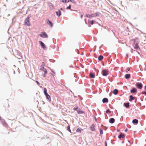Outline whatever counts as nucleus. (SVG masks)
Returning a JSON list of instances; mask_svg holds the SVG:
<instances>
[{"label":"nucleus","mask_w":146,"mask_h":146,"mask_svg":"<svg viewBox=\"0 0 146 146\" xmlns=\"http://www.w3.org/2000/svg\"><path fill=\"white\" fill-rule=\"evenodd\" d=\"M142 94H145V95H146V92H142Z\"/></svg>","instance_id":"39"},{"label":"nucleus","mask_w":146,"mask_h":146,"mask_svg":"<svg viewBox=\"0 0 146 146\" xmlns=\"http://www.w3.org/2000/svg\"><path fill=\"white\" fill-rule=\"evenodd\" d=\"M130 75L129 74H127L125 75V77L126 79H128L130 78Z\"/></svg>","instance_id":"14"},{"label":"nucleus","mask_w":146,"mask_h":146,"mask_svg":"<svg viewBox=\"0 0 146 146\" xmlns=\"http://www.w3.org/2000/svg\"><path fill=\"white\" fill-rule=\"evenodd\" d=\"M46 98L48 99L50 101H51V98L50 96L48 95L46 96Z\"/></svg>","instance_id":"24"},{"label":"nucleus","mask_w":146,"mask_h":146,"mask_svg":"<svg viewBox=\"0 0 146 146\" xmlns=\"http://www.w3.org/2000/svg\"><path fill=\"white\" fill-rule=\"evenodd\" d=\"M124 106L126 108H128L129 106V102L125 103L124 104Z\"/></svg>","instance_id":"21"},{"label":"nucleus","mask_w":146,"mask_h":146,"mask_svg":"<svg viewBox=\"0 0 146 146\" xmlns=\"http://www.w3.org/2000/svg\"><path fill=\"white\" fill-rule=\"evenodd\" d=\"M91 130L92 131H94L95 130V125L94 124L92 125L90 127Z\"/></svg>","instance_id":"13"},{"label":"nucleus","mask_w":146,"mask_h":146,"mask_svg":"<svg viewBox=\"0 0 146 146\" xmlns=\"http://www.w3.org/2000/svg\"><path fill=\"white\" fill-rule=\"evenodd\" d=\"M80 18H82V17H83V15H81L80 16Z\"/></svg>","instance_id":"42"},{"label":"nucleus","mask_w":146,"mask_h":146,"mask_svg":"<svg viewBox=\"0 0 146 146\" xmlns=\"http://www.w3.org/2000/svg\"><path fill=\"white\" fill-rule=\"evenodd\" d=\"M134 99V98L133 97V96L131 95L130 96V99H129V101L130 102L132 100Z\"/></svg>","instance_id":"23"},{"label":"nucleus","mask_w":146,"mask_h":146,"mask_svg":"<svg viewBox=\"0 0 146 146\" xmlns=\"http://www.w3.org/2000/svg\"><path fill=\"white\" fill-rule=\"evenodd\" d=\"M43 71L44 72V75L46 74L47 73V71L46 69H44Z\"/></svg>","instance_id":"31"},{"label":"nucleus","mask_w":146,"mask_h":146,"mask_svg":"<svg viewBox=\"0 0 146 146\" xmlns=\"http://www.w3.org/2000/svg\"><path fill=\"white\" fill-rule=\"evenodd\" d=\"M3 123V124L5 125H7V123H6V122H5V121H4V122Z\"/></svg>","instance_id":"38"},{"label":"nucleus","mask_w":146,"mask_h":146,"mask_svg":"<svg viewBox=\"0 0 146 146\" xmlns=\"http://www.w3.org/2000/svg\"><path fill=\"white\" fill-rule=\"evenodd\" d=\"M94 21L93 20H91L89 22L91 24L93 25L94 23Z\"/></svg>","instance_id":"29"},{"label":"nucleus","mask_w":146,"mask_h":146,"mask_svg":"<svg viewBox=\"0 0 146 146\" xmlns=\"http://www.w3.org/2000/svg\"><path fill=\"white\" fill-rule=\"evenodd\" d=\"M60 10H62V8H60Z\"/></svg>","instance_id":"46"},{"label":"nucleus","mask_w":146,"mask_h":146,"mask_svg":"<svg viewBox=\"0 0 146 146\" xmlns=\"http://www.w3.org/2000/svg\"><path fill=\"white\" fill-rule=\"evenodd\" d=\"M70 1L72 2L73 3H76L75 1L74 0H68L67 2H68Z\"/></svg>","instance_id":"27"},{"label":"nucleus","mask_w":146,"mask_h":146,"mask_svg":"<svg viewBox=\"0 0 146 146\" xmlns=\"http://www.w3.org/2000/svg\"><path fill=\"white\" fill-rule=\"evenodd\" d=\"M86 17L89 18L93 17L92 15H90L89 14L86 15Z\"/></svg>","instance_id":"26"},{"label":"nucleus","mask_w":146,"mask_h":146,"mask_svg":"<svg viewBox=\"0 0 146 146\" xmlns=\"http://www.w3.org/2000/svg\"><path fill=\"white\" fill-rule=\"evenodd\" d=\"M78 108L77 107H74V108H73V110H76L77 111V110L78 109Z\"/></svg>","instance_id":"33"},{"label":"nucleus","mask_w":146,"mask_h":146,"mask_svg":"<svg viewBox=\"0 0 146 146\" xmlns=\"http://www.w3.org/2000/svg\"><path fill=\"white\" fill-rule=\"evenodd\" d=\"M138 40V38H136L134 40V49L136 50H138L140 48L138 45V43L137 42H136L135 40Z\"/></svg>","instance_id":"1"},{"label":"nucleus","mask_w":146,"mask_h":146,"mask_svg":"<svg viewBox=\"0 0 146 146\" xmlns=\"http://www.w3.org/2000/svg\"><path fill=\"white\" fill-rule=\"evenodd\" d=\"M135 85L139 89H141L143 87V85L142 83H140L139 82H137L136 84Z\"/></svg>","instance_id":"4"},{"label":"nucleus","mask_w":146,"mask_h":146,"mask_svg":"<svg viewBox=\"0 0 146 146\" xmlns=\"http://www.w3.org/2000/svg\"><path fill=\"white\" fill-rule=\"evenodd\" d=\"M137 90L135 88H133L132 90H131L130 91L131 92V93H136L137 92Z\"/></svg>","instance_id":"8"},{"label":"nucleus","mask_w":146,"mask_h":146,"mask_svg":"<svg viewBox=\"0 0 146 146\" xmlns=\"http://www.w3.org/2000/svg\"><path fill=\"white\" fill-rule=\"evenodd\" d=\"M71 7V6L70 5L68 7H67L66 8V9H70Z\"/></svg>","instance_id":"34"},{"label":"nucleus","mask_w":146,"mask_h":146,"mask_svg":"<svg viewBox=\"0 0 146 146\" xmlns=\"http://www.w3.org/2000/svg\"><path fill=\"white\" fill-rule=\"evenodd\" d=\"M138 120L137 119H134L133 120L132 122L133 124H137L138 123Z\"/></svg>","instance_id":"19"},{"label":"nucleus","mask_w":146,"mask_h":146,"mask_svg":"<svg viewBox=\"0 0 146 146\" xmlns=\"http://www.w3.org/2000/svg\"><path fill=\"white\" fill-rule=\"evenodd\" d=\"M130 70V68H127L126 70V72H127L128 71H129Z\"/></svg>","instance_id":"37"},{"label":"nucleus","mask_w":146,"mask_h":146,"mask_svg":"<svg viewBox=\"0 0 146 146\" xmlns=\"http://www.w3.org/2000/svg\"><path fill=\"white\" fill-rule=\"evenodd\" d=\"M67 129L69 131H70V132H71V130L70 129V125H68V126Z\"/></svg>","instance_id":"28"},{"label":"nucleus","mask_w":146,"mask_h":146,"mask_svg":"<svg viewBox=\"0 0 146 146\" xmlns=\"http://www.w3.org/2000/svg\"><path fill=\"white\" fill-rule=\"evenodd\" d=\"M57 15L58 16H60L61 15V12L60 10H58V11L56 12Z\"/></svg>","instance_id":"16"},{"label":"nucleus","mask_w":146,"mask_h":146,"mask_svg":"<svg viewBox=\"0 0 146 146\" xmlns=\"http://www.w3.org/2000/svg\"><path fill=\"white\" fill-rule=\"evenodd\" d=\"M47 90L46 89V88H44V93H47Z\"/></svg>","instance_id":"35"},{"label":"nucleus","mask_w":146,"mask_h":146,"mask_svg":"<svg viewBox=\"0 0 146 146\" xmlns=\"http://www.w3.org/2000/svg\"><path fill=\"white\" fill-rule=\"evenodd\" d=\"M77 111L78 113L79 114H81L83 113H84V111H82L80 109L78 108L77 110Z\"/></svg>","instance_id":"11"},{"label":"nucleus","mask_w":146,"mask_h":146,"mask_svg":"<svg viewBox=\"0 0 146 146\" xmlns=\"http://www.w3.org/2000/svg\"><path fill=\"white\" fill-rule=\"evenodd\" d=\"M44 94L46 96H47V95H48V94L47 93H44Z\"/></svg>","instance_id":"41"},{"label":"nucleus","mask_w":146,"mask_h":146,"mask_svg":"<svg viewBox=\"0 0 146 146\" xmlns=\"http://www.w3.org/2000/svg\"><path fill=\"white\" fill-rule=\"evenodd\" d=\"M39 35L40 36H47V34L45 32H43Z\"/></svg>","instance_id":"10"},{"label":"nucleus","mask_w":146,"mask_h":146,"mask_svg":"<svg viewBox=\"0 0 146 146\" xmlns=\"http://www.w3.org/2000/svg\"><path fill=\"white\" fill-rule=\"evenodd\" d=\"M106 112L107 113H111V111L110 110L108 109L106 111Z\"/></svg>","instance_id":"30"},{"label":"nucleus","mask_w":146,"mask_h":146,"mask_svg":"<svg viewBox=\"0 0 146 146\" xmlns=\"http://www.w3.org/2000/svg\"><path fill=\"white\" fill-rule=\"evenodd\" d=\"M105 146H107V142H106V141L105 142Z\"/></svg>","instance_id":"43"},{"label":"nucleus","mask_w":146,"mask_h":146,"mask_svg":"<svg viewBox=\"0 0 146 146\" xmlns=\"http://www.w3.org/2000/svg\"><path fill=\"white\" fill-rule=\"evenodd\" d=\"M100 134H102L103 133V130L102 129H100Z\"/></svg>","instance_id":"36"},{"label":"nucleus","mask_w":146,"mask_h":146,"mask_svg":"<svg viewBox=\"0 0 146 146\" xmlns=\"http://www.w3.org/2000/svg\"><path fill=\"white\" fill-rule=\"evenodd\" d=\"M98 15V13H96L95 14H92L91 15H92L93 17H96Z\"/></svg>","instance_id":"25"},{"label":"nucleus","mask_w":146,"mask_h":146,"mask_svg":"<svg viewBox=\"0 0 146 146\" xmlns=\"http://www.w3.org/2000/svg\"><path fill=\"white\" fill-rule=\"evenodd\" d=\"M127 131V129H125V132Z\"/></svg>","instance_id":"45"},{"label":"nucleus","mask_w":146,"mask_h":146,"mask_svg":"<svg viewBox=\"0 0 146 146\" xmlns=\"http://www.w3.org/2000/svg\"><path fill=\"white\" fill-rule=\"evenodd\" d=\"M102 102L103 103L108 102V99L106 98H104L102 100Z\"/></svg>","instance_id":"18"},{"label":"nucleus","mask_w":146,"mask_h":146,"mask_svg":"<svg viewBox=\"0 0 146 146\" xmlns=\"http://www.w3.org/2000/svg\"><path fill=\"white\" fill-rule=\"evenodd\" d=\"M118 91L117 89H114L113 91V93L114 94L116 95Z\"/></svg>","instance_id":"20"},{"label":"nucleus","mask_w":146,"mask_h":146,"mask_svg":"<svg viewBox=\"0 0 146 146\" xmlns=\"http://www.w3.org/2000/svg\"><path fill=\"white\" fill-rule=\"evenodd\" d=\"M125 137V135L122 134V133H121L120 135L118 136V138H124Z\"/></svg>","instance_id":"12"},{"label":"nucleus","mask_w":146,"mask_h":146,"mask_svg":"<svg viewBox=\"0 0 146 146\" xmlns=\"http://www.w3.org/2000/svg\"><path fill=\"white\" fill-rule=\"evenodd\" d=\"M115 122V119L113 118H111L109 120V122L111 123H114Z\"/></svg>","instance_id":"15"},{"label":"nucleus","mask_w":146,"mask_h":146,"mask_svg":"<svg viewBox=\"0 0 146 146\" xmlns=\"http://www.w3.org/2000/svg\"><path fill=\"white\" fill-rule=\"evenodd\" d=\"M103 58V57L102 55H100L99 56L98 58V59L99 60H101Z\"/></svg>","instance_id":"22"},{"label":"nucleus","mask_w":146,"mask_h":146,"mask_svg":"<svg viewBox=\"0 0 146 146\" xmlns=\"http://www.w3.org/2000/svg\"><path fill=\"white\" fill-rule=\"evenodd\" d=\"M47 23L50 27H52L53 26L52 23L49 20H47Z\"/></svg>","instance_id":"9"},{"label":"nucleus","mask_w":146,"mask_h":146,"mask_svg":"<svg viewBox=\"0 0 146 146\" xmlns=\"http://www.w3.org/2000/svg\"><path fill=\"white\" fill-rule=\"evenodd\" d=\"M36 82L37 83V84L38 85H40L39 83L37 81H36Z\"/></svg>","instance_id":"40"},{"label":"nucleus","mask_w":146,"mask_h":146,"mask_svg":"<svg viewBox=\"0 0 146 146\" xmlns=\"http://www.w3.org/2000/svg\"><path fill=\"white\" fill-rule=\"evenodd\" d=\"M102 74L103 76H106L108 75L109 74V71L107 69H104L102 71Z\"/></svg>","instance_id":"3"},{"label":"nucleus","mask_w":146,"mask_h":146,"mask_svg":"<svg viewBox=\"0 0 146 146\" xmlns=\"http://www.w3.org/2000/svg\"><path fill=\"white\" fill-rule=\"evenodd\" d=\"M39 43L42 47L44 49H45L46 48V47L44 44L41 41H39Z\"/></svg>","instance_id":"5"},{"label":"nucleus","mask_w":146,"mask_h":146,"mask_svg":"<svg viewBox=\"0 0 146 146\" xmlns=\"http://www.w3.org/2000/svg\"><path fill=\"white\" fill-rule=\"evenodd\" d=\"M45 66V63L44 62H42L41 64V65L40 66V70H42L43 71L44 69H46L44 68V66Z\"/></svg>","instance_id":"6"},{"label":"nucleus","mask_w":146,"mask_h":146,"mask_svg":"<svg viewBox=\"0 0 146 146\" xmlns=\"http://www.w3.org/2000/svg\"><path fill=\"white\" fill-rule=\"evenodd\" d=\"M82 130H83L81 128H78L76 130V132L80 133L81 132V131H82Z\"/></svg>","instance_id":"17"},{"label":"nucleus","mask_w":146,"mask_h":146,"mask_svg":"<svg viewBox=\"0 0 146 146\" xmlns=\"http://www.w3.org/2000/svg\"><path fill=\"white\" fill-rule=\"evenodd\" d=\"M89 76L90 78H95V75L94 73H90L89 74Z\"/></svg>","instance_id":"7"},{"label":"nucleus","mask_w":146,"mask_h":146,"mask_svg":"<svg viewBox=\"0 0 146 146\" xmlns=\"http://www.w3.org/2000/svg\"><path fill=\"white\" fill-rule=\"evenodd\" d=\"M144 89L145 90H146V86H144Z\"/></svg>","instance_id":"44"},{"label":"nucleus","mask_w":146,"mask_h":146,"mask_svg":"<svg viewBox=\"0 0 146 146\" xmlns=\"http://www.w3.org/2000/svg\"><path fill=\"white\" fill-rule=\"evenodd\" d=\"M60 1L64 3H66L67 2V1L66 0H61Z\"/></svg>","instance_id":"32"},{"label":"nucleus","mask_w":146,"mask_h":146,"mask_svg":"<svg viewBox=\"0 0 146 146\" xmlns=\"http://www.w3.org/2000/svg\"><path fill=\"white\" fill-rule=\"evenodd\" d=\"M1 119V117H0V119Z\"/></svg>","instance_id":"47"},{"label":"nucleus","mask_w":146,"mask_h":146,"mask_svg":"<svg viewBox=\"0 0 146 146\" xmlns=\"http://www.w3.org/2000/svg\"><path fill=\"white\" fill-rule=\"evenodd\" d=\"M29 20V17H27L24 23L25 25L27 26H30L31 25V24Z\"/></svg>","instance_id":"2"}]
</instances>
